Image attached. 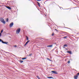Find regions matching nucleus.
<instances>
[{"mask_svg":"<svg viewBox=\"0 0 79 79\" xmlns=\"http://www.w3.org/2000/svg\"><path fill=\"white\" fill-rule=\"evenodd\" d=\"M0 21L2 22V23L3 24H5L6 23V22H5V21L4 20V19L3 18H0Z\"/></svg>","mask_w":79,"mask_h":79,"instance_id":"obj_1","label":"nucleus"},{"mask_svg":"<svg viewBox=\"0 0 79 79\" xmlns=\"http://www.w3.org/2000/svg\"><path fill=\"white\" fill-rule=\"evenodd\" d=\"M21 31V29L20 28H19L17 29L16 31V34H19V32Z\"/></svg>","mask_w":79,"mask_h":79,"instance_id":"obj_2","label":"nucleus"},{"mask_svg":"<svg viewBox=\"0 0 79 79\" xmlns=\"http://www.w3.org/2000/svg\"><path fill=\"white\" fill-rule=\"evenodd\" d=\"M2 42V44H8V42H3V40H2V39H0V42Z\"/></svg>","mask_w":79,"mask_h":79,"instance_id":"obj_3","label":"nucleus"},{"mask_svg":"<svg viewBox=\"0 0 79 79\" xmlns=\"http://www.w3.org/2000/svg\"><path fill=\"white\" fill-rule=\"evenodd\" d=\"M52 72L54 74H58V73L57 72L54 71H52Z\"/></svg>","mask_w":79,"mask_h":79,"instance_id":"obj_4","label":"nucleus"},{"mask_svg":"<svg viewBox=\"0 0 79 79\" xmlns=\"http://www.w3.org/2000/svg\"><path fill=\"white\" fill-rule=\"evenodd\" d=\"M13 23H11L9 25L10 27H13Z\"/></svg>","mask_w":79,"mask_h":79,"instance_id":"obj_5","label":"nucleus"},{"mask_svg":"<svg viewBox=\"0 0 79 79\" xmlns=\"http://www.w3.org/2000/svg\"><path fill=\"white\" fill-rule=\"evenodd\" d=\"M74 79H77V77H78V75H76L75 76H74Z\"/></svg>","mask_w":79,"mask_h":79,"instance_id":"obj_6","label":"nucleus"},{"mask_svg":"<svg viewBox=\"0 0 79 79\" xmlns=\"http://www.w3.org/2000/svg\"><path fill=\"white\" fill-rule=\"evenodd\" d=\"M30 40H28V41L26 43V44H25L24 46H26V45H27V44H28V43H29V42H30Z\"/></svg>","mask_w":79,"mask_h":79,"instance_id":"obj_7","label":"nucleus"},{"mask_svg":"<svg viewBox=\"0 0 79 79\" xmlns=\"http://www.w3.org/2000/svg\"><path fill=\"white\" fill-rule=\"evenodd\" d=\"M52 46H53V45H49V46H47V47H49L50 48H52Z\"/></svg>","mask_w":79,"mask_h":79,"instance_id":"obj_8","label":"nucleus"},{"mask_svg":"<svg viewBox=\"0 0 79 79\" xmlns=\"http://www.w3.org/2000/svg\"><path fill=\"white\" fill-rule=\"evenodd\" d=\"M6 8H7L8 9H9V10H11V8L9 6H6Z\"/></svg>","mask_w":79,"mask_h":79,"instance_id":"obj_9","label":"nucleus"},{"mask_svg":"<svg viewBox=\"0 0 79 79\" xmlns=\"http://www.w3.org/2000/svg\"><path fill=\"white\" fill-rule=\"evenodd\" d=\"M47 78H49V79H52L53 78V77H47Z\"/></svg>","mask_w":79,"mask_h":79,"instance_id":"obj_10","label":"nucleus"},{"mask_svg":"<svg viewBox=\"0 0 79 79\" xmlns=\"http://www.w3.org/2000/svg\"><path fill=\"white\" fill-rule=\"evenodd\" d=\"M67 53H70V54H71V52L68 51L67 52Z\"/></svg>","mask_w":79,"mask_h":79,"instance_id":"obj_11","label":"nucleus"},{"mask_svg":"<svg viewBox=\"0 0 79 79\" xmlns=\"http://www.w3.org/2000/svg\"><path fill=\"white\" fill-rule=\"evenodd\" d=\"M37 3H38V6L40 7V3H39V2H37Z\"/></svg>","mask_w":79,"mask_h":79,"instance_id":"obj_12","label":"nucleus"},{"mask_svg":"<svg viewBox=\"0 0 79 79\" xmlns=\"http://www.w3.org/2000/svg\"><path fill=\"white\" fill-rule=\"evenodd\" d=\"M68 45L67 44H64V47H67Z\"/></svg>","mask_w":79,"mask_h":79,"instance_id":"obj_13","label":"nucleus"},{"mask_svg":"<svg viewBox=\"0 0 79 79\" xmlns=\"http://www.w3.org/2000/svg\"><path fill=\"white\" fill-rule=\"evenodd\" d=\"M37 78H38V79H40V77H39V76H37Z\"/></svg>","mask_w":79,"mask_h":79,"instance_id":"obj_14","label":"nucleus"},{"mask_svg":"<svg viewBox=\"0 0 79 79\" xmlns=\"http://www.w3.org/2000/svg\"><path fill=\"white\" fill-rule=\"evenodd\" d=\"M26 38L27 40H29V38H28V37L27 36Z\"/></svg>","mask_w":79,"mask_h":79,"instance_id":"obj_15","label":"nucleus"},{"mask_svg":"<svg viewBox=\"0 0 79 79\" xmlns=\"http://www.w3.org/2000/svg\"><path fill=\"white\" fill-rule=\"evenodd\" d=\"M3 32V30H1V33H2V32Z\"/></svg>","mask_w":79,"mask_h":79,"instance_id":"obj_16","label":"nucleus"},{"mask_svg":"<svg viewBox=\"0 0 79 79\" xmlns=\"http://www.w3.org/2000/svg\"><path fill=\"white\" fill-rule=\"evenodd\" d=\"M6 22H8V19H6Z\"/></svg>","mask_w":79,"mask_h":79,"instance_id":"obj_17","label":"nucleus"},{"mask_svg":"<svg viewBox=\"0 0 79 79\" xmlns=\"http://www.w3.org/2000/svg\"><path fill=\"white\" fill-rule=\"evenodd\" d=\"M32 55V54H29V55H28V56H31Z\"/></svg>","mask_w":79,"mask_h":79,"instance_id":"obj_18","label":"nucleus"},{"mask_svg":"<svg viewBox=\"0 0 79 79\" xmlns=\"http://www.w3.org/2000/svg\"><path fill=\"white\" fill-rule=\"evenodd\" d=\"M47 59H48V60H49V61H51L49 58H47Z\"/></svg>","mask_w":79,"mask_h":79,"instance_id":"obj_19","label":"nucleus"},{"mask_svg":"<svg viewBox=\"0 0 79 79\" xmlns=\"http://www.w3.org/2000/svg\"><path fill=\"white\" fill-rule=\"evenodd\" d=\"M26 58H23L22 60H26Z\"/></svg>","mask_w":79,"mask_h":79,"instance_id":"obj_20","label":"nucleus"},{"mask_svg":"<svg viewBox=\"0 0 79 79\" xmlns=\"http://www.w3.org/2000/svg\"><path fill=\"white\" fill-rule=\"evenodd\" d=\"M20 62H21V63H23V60H20Z\"/></svg>","mask_w":79,"mask_h":79,"instance_id":"obj_21","label":"nucleus"},{"mask_svg":"<svg viewBox=\"0 0 79 79\" xmlns=\"http://www.w3.org/2000/svg\"><path fill=\"white\" fill-rule=\"evenodd\" d=\"M68 63L69 64V63H70V61H68Z\"/></svg>","mask_w":79,"mask_h":79,"instance_id":"obj_22","label":"nucleus"},{"mask_svg":"<svg viewBox=\"0 0 79 79\" xmlns=\"http://www.w3.org/2000/svg\"><path fill=\"white\" fill-rule=\"evenodd\" d=\"M66 38H67V36H65L64 37V39H66Z\"/></svg>","mask_w":79,"mask_h":79,"instance_id":"obj_23","label":"nucleus"},{"mask_svg":"<svg viewBox=\"0 0 79 79\" xmlns=\"http://www.w3.org/2000/svg\"><path fill=\"white\" fill-rule=\"evenodd\" d=\"M54 35V33H53L52 34V36H53V35Z\"/></svg>","mask_w":79,"mask_h":79,"instance_id":"obj_24","label":"nucleus"},{"mask_svg":"<svg viewBox=\"0 0 79 79\" xmlns=\"http://www.w3.org/2000/svg\"><path fill=\"white\" fill-rule=\"evenodd\" d=\"M14 47H17V46L15 45L14 46Z\"/></svg>","mask_w":79,"mask_h":79,"instance_id":"obj_25","label":"nucleus"},{"mask_svg":"<svg viewBox=\"0 0 79 79\" xmlns=\"http://www.w3.org/2000/svg\"><path fill=\"white\" fill-rule=\"evenodd\" d=\"M1 35H2V34L1 33H0V36H1Z\"/></svg>","mask_w":79,"mask_h":79,"instance_id":"obj_26","label":"nucleus"},{"mask_svg":"<svg viewBox=\"0 0 79 79\" xmlns=\"http://www.w3.org/2000/svg\"><path fill=\"white\" fill-rule=\"evenodd\" d=\"M37 0V1H39V2H40V0Z\"/></svg>","mask_w":79,"mask_h":79,"instance_id":"obj_27","label":"nucleus"},{"mask_svg":"<svg viewBox=\"0 0 79 79\" xmlns=\"http://www.w3.org/2000/svg\"><path fill=\"white\" fill-rule=\"evenodd\" d=\"M56 31H58L56 29H55Z\"/></svg>","mask_w":79,"mask_h":79,"instance_id":"obj_28","label":"nucleus"},{"mask_svg":"<svg viewBox=\"0 0 79 79\" xmlns=\"http://www.w3.org/2000/svg\"><path fill=\"white\" fill-rule=\"evenodd\" d=\"M29 1L30 0H29Z\"/></svg>","mask_w":79,"mask_h":79,"instance_id":"obj_29","label":"nucleus"}]
</instances>
